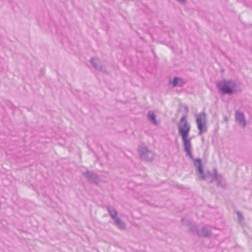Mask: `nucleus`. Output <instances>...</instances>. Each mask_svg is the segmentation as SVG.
I'll return each mask as SVG.
<instances>
[{
  "label": "nucleus",
  "instance_id": "obj_8",
  "mask_svg": "<svg viewBox=\"0 0 252 252\" xmlns=\"http://www.w3.org/2000/svg\"><path fill=\"white\" fill-rule=\"evenodd\" d=\"M113 222L114 225L121 230H126L128 229L127 224L125 221H113Z\"/></svg>",
  "mask_w": 252,
  "mask_h": 252
},
{
  "label": "nucleus",
  "instance_id": "obj_3",
  "mask_svg": "<svg viewBox=\"0 0 252 252\" xmlns=\"http://www.w3.org/2000/svg\"><path fill=\"white\" fill-rule=\"evenodd\" d=\"M196 123L200 134L206 130V117L204 113H201L196 116Z\"/></svg>",
  "mask_w": 252,
  "mask_h": 252
},
{
  "label": "nucleus",
  "instance_id": "obj_12",
  "mask_svg": "<svg viewBox=\"0 0 252 252\" xmlns=\"http://www.w3.org/2000/svg\"><path fill=\"white\" fill-rule=\"evenodd\" d=\"M178 85H180V84H181V82H180V81H178Z\"/></svg>",
  "mask_w": 252,
  "mask_h": 252
},
{
  "label": "nucleus",
  "instance_id": "obj_7",
  "mask_svg": "<svg viewBox=\"0 0 252 252\" xmlns=\"http://www.w3.org/2000/svg\"><path fill=\"white\" fill-rule=\"evenodd\" d=\"M194 163L196 168H197L198 171L199 172L201 178L202 179L204 178L205 177L203 175V171L201 166V160L199 159H195Z\"/></svg>",
  "mask_w": 252,
  "mask_h": 252
},
{
  "label": "nucleus",
  "instance_id": "obj_11",
  "mask_svg": "<svg viewBox=\"0 0 252 252\" xmlns=\"http://www.w3.org/2000/svg\"><path fill=\"white\" fill-rule=\"evenodd\" d=\"M111 215L112 216V218L113 219H115V217L117 215V213L115 211H113L112 213L111 214Z\"/></svg>",
  "mask_w": 252,
  "mask_h": 252
},
{
  "label": "nucleus",
  "instance_id": "obj_2",
  "mask_svg": "<svg viewBox=\"0 0 252 252\" xmlns=\"http://www.w3.org/2000/svg\"><path fill=\"white\" fill-rule=\"evenodd\" d=\"M219 91L223 94H232L236 91V84L232 80H223L218 85Z\"/></svg>",
  "mask_w": 252,
  "mask_h": 252
},
{
  "label": "nucleus",
  "instance_id": "obj_5",
  "mask_svg": "<svg viewBox=\"0 0 252 252\" xmlns=\"http://www.w3.org/2000/svg\"><path fill=\"white\" fill-rule=\"evenodd\" d=\"M183 225L185 226L189 230V232L192 234H196L197 235V231L199 229L197 228L196 225L192 224L191 221H183Z\"/></svg>",
  "mask_w": 252,
  "mask_h": 252
},
{
  "label": "nucleus",
  "instance_id": "obj_4",
  "mask_svg": "<svg viewBox=\"0 0 252 252\" xmlns=\"http://www.w3.org/2000/svg\"><path fill=\"white\" fill-rule=\"evenodd\" d=\"M212 235L211 228L210 226L206 225L202 227L197 231V236L200 238H208Z\"/></svg>",
  "mask_w": 252,
  "mask_h": 252
},
{
  "label": "nucleus",
  "instance_id": "obj_6",
  "mask_svg": "<svg viewBox=\"0 0 252 252\" xmlns=\"http://www.w3.org/2000/svg\"><path fill=\"white\" fill-rule=\"evenodd\" d=\"M236 120L238 121L240 125H242L243 126H245L246 125V121L245 120L244 115L243 113L237 111L235 114Z\"/></svg>",
  "mask_w": 252,
  "mask_h": 252
},
{
  "label": "nucleus",
  "instance_id": "obj_10",
  "mask_svg": "<svg viewBox=\"0 0 252 252\" xmlns=\"http://www.w3.org/2000/svg\"><path fill=\"white\" fill-rule=\"evenodd\" d=\"M149 118L154 122V124H156L157 122L156 121V117L155 114L153 112H150L148 114Z\"/></svg>",
  "mask_w": 252,
  "mask_h": 252
},
{
  "label": "nucleus",
  "instance_id": "obj_9",
  "mask_svg": "<svg viewBox=\"0 0 252 252\" xmlns=\"http://www.w3.org/2000/svg\"><path fill=\"white\" fill-rule=\"evenodd\" d=\"M178 81H180V82H181L180 86H182L184 84V82H183V81L182 79L177 78V77H175L172 82V84H173V87H176L177 85H178Z\"/></svg>",
  "mask_w": 252,
  "mask_h": 252
},
{
  "label": "nucleus",
  "instance_id": "obj_1",
  "mask_svg": "<svg viewBox=\"0 0 252 252\" xmlns=\"http://www.w3.org/2000/svg\"><path fill=\"white\" fill-rule=\"evenodd\" d=\"M178 129L179 134L181 135L183 142L184 147L187 154L192 158V155L191 153V139L189 138V133L190 130V126L188 124L187 120V117L184 116L180 119L179 125Z\"/></svg>",
  "mask_w": 252,
  "mask_h": 252
}]
</instances>
